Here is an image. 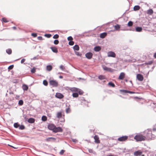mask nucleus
<instances>
[{"label": "nucleus", "instance_id": "a211bd4d", "mask_svg": "<svg viewBox=\"0 0 156 156\" xmlns=\"http://www.w3.org/2000/svg\"><path fill=\"white\" fill-rule=\"evenodd\" d=\"M115 29L116 30L119 31L120 28V25L118 24H117L114 26Z\"/></svg>", "mask_w": 156, "mask_h": 156}, {"label": "nucleus", "instance_id": "f3484780", "mask_svg": "<svg viewBox=\"0 0 156 156\" xmlns=\"http://www.w3.org/2000/svg\"><path fill=\"white\" fill-rule=\"evenodd\" d=\"M153 13V11L152 9H149L147 10V13L149 15H151Z\"/></svg>", "mask_w": 156, "mask_h": 156}, {"label": "nucleus", "instance_id": "6ab92c4d", "mask_svg": "<svg viewBox=\"0 0 156 156\" xmlns=\"http://www.w3.org/2000/svg\"><path fill=\"white\" fill-rule=\"evenodd\" d=\"M140 6L139 5H136L133 7V10L136 11L139 10L140 9Z\"/></svg>", "mask_w": 156, "mask_h": 156}, {"label": "nucleus", "instance_id": "dca6fc26", "mask_svg": "<svg viewBox=\"0 0 156 156\" xmlns=\"http://www.w3.org/2000/svg\"><path fill=\"white\" fill-rule=\"evenodd\" d=\"M50 48L54 52L56 53L58 52L57 48L55 47H51Z\"/></svg>", "mask_w": 156, "mask_h": 156}, {"label": "nucleus", "instance_id": "393cba45", "mask_svg": "<svg viewBox=\"0 0 156 156\" xmlns=\"http://www.w3.org/2000/svg\"><path fill=\"white\" fill-rule=\"evenodd\" d=\"M52 69V66L51 65H48L46 66V69L47 71H50Z\"/></svg>", "mask_w": 156, "mask_h": 156}, {"label": "nucleus", "instance_id": "bb28decb", "mask_svg": "<svg viewBox=\"0 0 156 156\" xmlns=\"http://www.w3.org/2000/svg\"><path fill=\"white\" fill-rule=\"evenodd\" d=\"M133 24V22L131 21H129L128 22L127 24V26L129 27H132Z\"/></svg>", "mask_w": 156, "mask_h": 156}, {"label": "nucleus", "instance_id": "2f4dec72", "mask_svg": "<svg viewBox=\"0 0 156 156\" xmlns=\"http://www.w3.org/2000/svg\"><path fill=\"white\" fill-rule=\"evenodd\" d=\"M59 68L61 69L63 71H65L66 69L65 67L63 66L62 65H61L60 66Z\"/></svg>", "mask_w": 156, "mask_h": 156}, {"label": "nucleus", "instance_id": "3c124183", "mask_svg": "<svg viewBox=\"0 0 156 156\" xmlns=\"http://www.w3.org/2000/svg\"><path fill=\"white\" fill-rule=\"evenodd\" d=\"M65 152V151L63 150H62L61 151H60V152H59V154H60V155H62L63 153H64Z\"/></svg>", "mask_w": 156, "mask_h": 156}, {"label": "nucleus", "instance_id": "774afa93", "mask_svg": "<svg viewBox=\"0 0 156 156\" xmlns=\"http://www.w3.org/2000/svg\"><path fill=\"white\" fill-rule=\"evenodd\" d=\"M154 57L156 58V52L155 53L154 55Z\"/></svg>", "mask_w": 156, "mask_h": 156}, {"label": "nucleus", "instance_id": "49530a36", "mask_svg": "<svg viewBox=\"0 0 156 156\" xmlns=\"http://www.w3.org/2000/svg\"><path fill=\"white\" fill-rule=\"evenodd\" d=\"M59 43V41L58 40H55L54 41V43L55 44L57 45Z\"/></svg>", "mask_w": 156, "mask_h": 156}, {"label": "nucleus", "instance_id": "864d4df0", "mask_svg": "<svg viewBox=\"0 0 156 156\" xmlns=\"http://www.w3.org/2000/svg\"><path fill=\"white\" fill-rule=\"evenodd\" d=\"M36 71V70L35 68H33L31 70V72L32 73H34Z\"/></svg>", "mask_w": 156, "mask_h": 156}, {"label": "nucleus", "instance_id": "338daca9", "mask_svg": "<svg viewBox=\"0 0 156 156\" xmlns=\"http://www.w3.org/2000/svg\"><path fill=\"white\" fill-rule=\"evenodd\" d=\"M107 156H117L112 154H110L109 155H108Z\"/></svg>", "mask_w": 156, "mask_h": 156}, {"label": "nucleus", "instance_id": "cd10ccee", "mask_svg": "<svg viewBox=\"0 0 156 156\" xmlns=\"http://www.w3.org/2000/svg\"><path fill=\"white\" fill-rule=\"evenodd\" d=\"M62 117V114L61 112H58L56 115V117L58 118H61Z\"/></svg>", "mask_w": 156, "mask_h": 156}, {"label": "nucleus", "instance_id": "9d476101", "mask_svg": "<svg viewBox=\"0 0 156 156\" xmlns=\"http://www.w3.org/2000/svg\"><path fill=\"white\" fill-rule=\"evenodd\" d=\"M85 57L87 59H90L92 58L93 54L91 52H89L86 53L85 54Z\"/></svg>", "mask_w": 156, "mask_h": 156}, {"label": "nucleus", "instance_id": "5fc2aeb1", "mask_svg": "<svg viewBox=\"0 0 156 156\" xmlns=\"http://www.w3.org/2000/svg\"><path fill=\"white\" fill-rule=\"evenodd\" d=\"M32 36L34 37H35L37 36V34L36 33H32L31 34Z\"/></svg>", "mask_w": 156, "mask_h": 156}, {"label": "nucleus", "instance_id": "5701e85b", "mask_svg": "<svg viewBox=\"0 0 156 156\" xmlns=\"http://www.w3.org/2000/svg\"><path fill=\"white\" fill-rule=\"evenodd\" d=\"M28 122L29 123H32L34 122L35 119L34 118H30L28 119Z\"/></svg>", "mask_w": 156, "mask_h": 156}, {"label": "nucleus", "instance_id": "13d9d810", "mask_svg": "<svg viewBox=\"0 0 156 156\" xmlns=\"http://www.w3.org/2000/svg\"><path fill=\"white\" fill-rule=\"evenodd\" d=\"M128 93H129V94H133L135 93V92H134L133 91H130L128 90Z\"/></svg>", "mask_w": 156, "mask_h": 156}, {"label": "nucleus", "instance_id": "f257e3e1", "mask_svg": "<svg viewBox=\"0 0 156 156\" xmlns=\"http://www.w3.org/2000/svg\"><path fill=\"white\" fill-rule=\"evenodd\" d=\"M144 136L145 137V140H150L151 137H150L151 134V129H147L145 130L144 133Z\"/></svg>", "mask_w": 156, "mask_h": 156}, {"label": "nucleus", "instance_id": "0eeeda50", "mask_svg": "<svg viewBox=\"0 0 156 156\" xmlns=\"http://www.w3.org/2000/svg\"><path fill=\"white\" fill-rule=\"evenodd\" d=\"M63 131L62 129L60 127H56L55 126L54 130H53V132L57 133V132H62Z\"/></svg>", "mask_w": 156, "mask_h": 156}, {"label": "nucleus", "instance_id": "680f3d73", "mask_svg": "<svg viewBox=\"0 0 156 156\" xmlns=\"http://www.w3.org/2000/svg\"><path fill=\"white\" fill-rule=\"evenodd\" d=\"M94 50L96 51H98V46H96L94 48Z\"/></svg>", "mask_w": 156, "mask_h": 156}, {"label": "nucleus", "instance_id": "bf43d9fd", "mask_svg": "<svg viewBox=\"0 0 156 156\" xmlns=\"http://www.w3.org/2000/svg\"><path fill=\"white\" fill-rule=\"evenodd\" d=\"M72 141L75 143H76L78 142L77 140L76 139H72Z\"/></svg>", "mask_w": 156, "mask_h": 156}, {"label": "nucleus", "instance_id": "052dcab7", "mask_svg": "<svg viewBox=\"0 0 156 156\" xmlns=\"http://www.w3.org/2000/svg\"><path fill=\"white\" fill-rule=\"evenodd\" d=\"M26 59L25 58L22 59L21 61V63H23L25 61Z\"/></svg>", "mask_w": 156, "mask_h": 156}, {"label": "nucleus", "instance_id": "a18cd8bd", "mask_svg": "<svg viewBox=\"0 0 156 156\" xmlns=\"http://www.w3.org/2000/svg\"><path fill=\"white\" fill-rule=\"evenodd\" d=\"M70 109L69 108H68L66 109V113H69L70 112Z\"/></svg>", "mask_w": 156, "mask_h": 156}, {"label": "nucleus", "instance_id": "aec40b11", "mask_svg": "<svg viewBox=\"0 0 156 156\" xmlns=\"http://www.w3.org/2000/svg\"><path fill=\"white\" fill-rule=\"evenodd\" d=\"M73 48L74 51H79L80 49V47L79 46L77 45H75L73 47Z\"/></svg>", "mask_w": 156, "mask_h": 156}, {"label": "nucleus", "instance_id": "603ef678", "mask_svg": "<svg viewBox=\"0 0 156 156\" xmlns=\"http://www.w3.org/2000/svg\"><path fill=\"white\" fill-rule=\"evenodd\" d=\"M44 36L48 38H50L51 36V34H45Z\"/></svg>", "mask_w": 156, "mask_h": 156}, {"label": "nucleus", "instance_id": "58836bf2", "mask_svg": "<svg viewBox=\"0 0 156 156\" xmlns=\"http://www.w3.org/2000/svg\"><path fill=\"white\" fill-rule=\"evenodd\" d=\"M43 84L45 86H47L48 84L47 81L46 80H44L43 81Z\"/></svg>", "mask_w": 156, "mask_h": 156}, {"label": "nucleus", "instance_id": "72a5a7b5", "mask_svg": "<svg viewBox=\"0 0 156 156\" xmlns=\"http://www.w3.org/2000/svg\"><path fill=\"white\" fill-rule=\"evenodd\" d=\"M102 68L103 70L105 71H107L108 67H107L105 65H102Z\"/></svg>", "mask_w": 156, "mask_h": 156}, {"label": "nucleus", "instance_id": "c85d7f7f", "mask_svg": "<svg viewBox=\"0 0 156 156\" xmlns=\"http://www.w3.org/2000/svg\"><path fill=\"white\" fill-rule=\"evenodd\" d=\"M119 91L121 92H123L125 93H128V90L124 89H121L119 90Z\"/></svg>", "mask_w": 156, "mask_h": 156}, {"label": "nucleus", "instance_id": "39448f33", "mask_svg": "<svg viewBox=\"0 0 156 156\" xmlns=\"http://www.w3.org/2000/svg\"><path fill=\"white\" fill-rule=\"evenodd\" d=\"M49 84L53 87H57L58 86V82L54 80H51L49 81Z\"/></svg>", "mask_w": 156, "mask_h": 156}, {"label": "nucleus", "instance_id": "20e7f679", "mask_svg": "<svg viewBox=\"0 0 156 156\" xmlns=\"http://www.w3.org/2000/svg\"><path fill=\"white\" fill-rule=\"evenodd\" d=\"M115 53L113 51H108L107 53V56L108 57H112L113 58H115L116 57Z\"/></svg>", "mask_w": 156, "mask_h": 156}, {"label": "nucleus", "instance_id": "2eb2a0df", "mask_svg": "<svg viewBox=\"0 0 156 156\" xmlns=\"http://www.w3.org/2000/svg\"><path fill=\"white\" fill-rule=\"evenodd\" d=\"M46 141L48 142L52 141H55L56 140L55 138L53 137H48L46 139Z\"/></svg>", "mask_w": 156, "mask_h": 156}, {"label": "nucleus", "instance_id": "9b49d317", "mask_svg": "<svg viewBox=\"0 0 156 156\" xmlns=\"http://www.w3.org/2000/svg\"><path fill=\"white\" fill-rule=\"evenodd\" d=\"M125 76V73L124 72H121L119 76V79L122 80L123 79Z\"/></svg>", "mask_w": 156, "mask_h": 156}, {"label": "nucleus", "instance_id": "f8f14e48", "mask_svg": "<svg viewBox=\"0 0 156 156\" xmlns=\"http://www.w3.org/2000/svg\"><path fill=\"white\" fill-rule=\"evenodd\" d=\"M55 96L57 98L60 99L64 97L63 95L61 93L58 92L56 93Z\"/></svg>", "mask_w": 156, "mask_h": 156}, {"label": "nucleus", "instance_id": "69168bd1", "mask_svg": "<svg viewBox=\"0 0 156 156\" xmlns=\"http://www.w3.org/2000/svg\"><path fill=\"white\" fill-rule=\"evenodd\" d=\"M88 151L90 153H91L93 152L92 150L91 149H89L88 150Z\"/></svg>", "mask_w": 156, "mask_h": 156}, {"label": "nucleus", "instance_id": "1a4fd4ad", "mask_svg": "<svg viewBox=\"0 0 156 156\" xmlns=\"http://www.w3.org/2000/svg\"><path fill=\"white\" fill-rule=\"evenodd\" d=\"M55 125L52 124H49L48 126V128L49 130H52L53 132V130L55 128Z\"/></svg>", "mask_w": 156, "mask_h": 156}, {"label": "nucleus", "instance_id": "0e129e2a", "mask_svg": "<svg viewBox=\"0 0 156 156\" xmlns=\"http://www.w3.org/2000/svg\"><path fill=\"white\" fill-rule=\"evenodd\" d=\"M101 48L100 46H98V52L101 50Z\"/></svg>", "mask_w": 156, "mask_h": 156}, {"label": "nucleus", "instance_id": "c03bdc74", "mask_svg": "<svg viewBox=\"0 0 156 156\" xmlns=\"http://www.w3.org/2000/svg\"><path fill=\"white\" fill-rule=\"evenodd\" d=\"M59 37V35L58 34H55L53 36V38L54 39H57Z\"/></svg>", "mask_w": 156, "mask_h": 156}, {"label": "nucleus", "instance_id": "e2e57ef3", "mask_svg": "<svg viewBox=\"0 0 156 156\" xmlns=\"http://www.w3.org/2000/svg\"><path fill=\"white\" fill-rule=\"evenodd\" d=\"M38 56H36V57H34L33 58V60H35L36 59H38Z\"/></svg>", "mask_w": 156, "mask_h": 156}, {"label": "nucleus", "instance_id": "423d86ee", "mask_svg": "<svg viewBox=\"0 0 156 156\" xmlns=\"http://www.w3.org/2000/svg\"><path fill=\"white\" fill-rule=\"evenodd\" d=\"M136 79L139 81H142L144 80L143 76L141 74H137L136 76Z\"/></svg>", "mask_w": 156, "mask_h": 156}, {"label": "nucleus", "instance_id": "de8ad7c7", "mask_svg": "<svg viewBox=\"0 0 156 156\" xmlns=\"http://www.w3.org/2000/svg\"><path fill=\"white\" fill-rule=\"evenodd\" d=\"M74 44V42L73 41H70L69 42V44L70 45H73Z\"/></svg>", "mask_w": 156, "mask_h": 156}, {"label": "nucleus", "instance_id": "09e8293b", "mask_svg": "<svg viewBox=\"0 0 156 156\" xmlns=\"http://www.w3.org/2000/svg\"><path fill=\"white\" fill-rule=\"evenodd\" d=\"M155 136L154 135L152 134V133H151V136L150 137H151V138H150V140L154 139L155 138Z\"/></svg>", "mask_w": 156, "mask_h": 156}, {"label": "nucleus", "instance_id": "8fccbe9b", "mask_svg": "<svg viewBox=\"0 0 156 156\" xmlns=\"http://www.w3.org/2000/svg\"><path fill=\"white\" fill-rule=\"evenodd\" d=\"M67 39L68 41H71L73 40V38L71 36H70L68 37Z\"/></svg>", "mask_w": 156, "mask_h": 156}, {"label": "nucleus", "instance_id": "6e6d98bb", "mask_svg": "<svg viewBox=\"0 0 156 156\" xmlns=\"http://www.w3.org/2000/svg\"><path fill=\"white\" fill-rule=\"evenodd\" d=\"M13 67V65H11L9 66V67L8 68V69H12Z\"/></svg>", "mask_w": 156, "mask_h": 156}, {"label": "nucleus", "instance_id": "a19ab883", "mask_svg": "<svg viewBox=\"0 0 156 156\" xmlns=\"http://www.w3.org/2000/svg\"><path fill=\"white\" fill-rule=\"evenodd\" d=\"M114 70L110 68H108V70H107V71H108V72H113L114 71Z\"/></svg>", "mask_w": 156, "mask_h": 156}, {"label": "nucleus", "instance_id": "6e6552de", "mask_svg": "<svg viewBox=\"0 0 156 156\" xmlns=\"http://www.w3.org/2000/svg\"><path fill=\"white\" fill-rule=\"evenodd\" d=\"M143 152L140 150H138L134 152L133 154L134 156H140L142 155Z\"/></svg>", "mask_w": 156, "mask_h": 156}, {"label": "nucleus", "instance_id": "4c0bfd02", "mask_svg": "<svg viewBox=\"0 0 156 156\" xmlns=\"http://www.w3.org/2000/svg\"><path fill=\"white\" fill-rule=\"evenodd\" d=\"M73 96L75 98L77 97L78 96V94L77 93H73Z\"/></svg>", "mask_w": 156, "mask_h": 156}, {"label": "nucleus", "instance_id": "4be33fe9", "mask_svg": "<svg viewBox=\"0 0 156 156\" xmlns=\"http://www.w3.org/2000/svg\"><path fill=\"white\" fill-rule=\"evenodd\" d=\"M22 88L24 91H27L28 90V87L27 85L23 84L22 86Z\"/></svg>", "mask_w": 156, "mask_h": 156}, {"label": "nucleus", "instance_id": "4468645a", "mask_svg": "<svg viewBox=\"0 0 156 156\" xmlns=\"http://www.w3.org/2000/svg\"><path fill=\"white\" fill-rule=\"evenodd\" d=\"M142 30L141 27H135V31L137 32H140Z\"/></svg>", "mask_w": 156, "mask_h": 156}, {"label": "nucleus", "instance_id": "412c9836", "mask_svg": "<svg viewBox=\"0 0 156 156\" xmlns=\"http://www.w3.org/2000/svg\"><path fill=\"white\" fill-rule=\"evenodd\" d=\"M108 86L111 87H115V84L112 81H110L108 83Z\"/></svg>", "mask_w": 156, "mask_h": 156}, {"label": "nucleus", "instance_id": "f704fd0d", "mask_svg": "<svg viewBox=\"0 0 156 156\" xmlns=\"http://www.w3.org/2000/svg\"><path fill=\"white\" fill-rule=\"evenodd\" d=\"M20 126V125L18 123H15L14 124V126L15 128H18Z\"/></svg>", "mask_w": 156, "mask_h": 156}, {"label": "nucleus", "instance_id": "79ce46f5", "mask_svg": "<svg viewBox=\"0 0 156 156\" xmlns=\"http://www.w3.org/2000/svg\"><path fill=\"white\" fill-rule=\"evenodd\" d=\"M2 21L5 23H7L9 22L8 20L5 18H2Z\"/></svg>", "mask_w": 156, "mask_h": 156}, {"label": "nucleus", "instance_id": "473e14b6", "mask_svg": "<svg viewBox=\"0 0 156 156\" xmlns=\"http://www.w3.org/2000/svg\"><path fill=\"white\" fill-rule=\"evenodd\" d=\"M75 54L78 56H81L82 55V54L79 52L75 51Z\"/></svg>", "mask_w": 156, "mask_h": 156}, {"label": "nucleus", "instance_id": "c9c22d12", "mask_svg": "<svg viewBox=\"0 0 156 156\" xmlns=\"http://www.w3.org/2000/svg\"><path fill=\"white\" fill-rule=\"evenodd\" d=\"M25 129V126L23 125H20L19 126V129L20 130H23Z\"/></svg>", "mask_w": 156, "mask_h": 156}, {"label": "nucleus", "instance_id": "b1692460", "mask_svg": "<svg viewBox=\"0 0 156 156\" xmlns=\"http://www.w3.org/2000/svg\"><path fill=\"white\" fill-rule=\"evenodd\" d=\"M98 79L100 80H102L106 79V78L104 75H101L98 76Z\"/></svg>", "mask_w": 156, "mask_h": 156}, {"label": "nucleus", "instance_id": "ddd939ff", "mask_svg": "<svg viewBox=\"0 0 156 156\" xmlns=\"http://www.w3.org/2000/svg\"><path fill=\"white\" fill-rule=\"evenodd\" d=\"M107 33L106 32H104L100 34V37L101 38L103 39L107 35Z\"/></svg>", "mask_w": 156, "mask_h": 156}, {"label": "nucleus", "instance_id": "f03ea898", "mask_svg": "<svg viewBox=\"0 0 156 156\" xmlns=\"http://www.w3.org/2000/svg\"><path fill=\"white\" fill-rule=\"evenodd\" d=\"M145 137L144 135L141 134H137L134 137V139L136 140V141H140L145 140Z\"/></svg>", "mask_w": 156, "mask_h": 156}, {"label": "nucleus", "instance_id": "7ed1b4c3", "mask_svg": "<svg viewBox=\"0 0 156 156\" xmlns=\"http://www.w3.org/2000/svg\"><path fill=\"white\" fill-rule=\"evenodd\" d=\"M128 138L127 136H123L118 138L117 140L120 142L126 141Z\"/></svg>", "mask_w": 156, "mask_h": 156}, {"label": "nucleus", "instance_id": "ea45409f", "mask_svg": "<svg viewBox=\"0 0 156 156\" xmlns=\"http://www.w3.org/2000/svg\"><path fill=\"white\" fill-rule=\"evenodd\" d=\"M18 104L20 105H22L23 104V101L22 100H20L19 101Z\"/></svg>", "mask_w": 156, "mask_h": 156}, {"label": "nucleus", "instance_id": "a878e982", "mask_svg": "<svg viewBox=\"0 0 156 156\" xmlns=\"http://www.w3.org/2000/svg\"><path fill=\"white\" fill-rule=\"evenodd\" d=\"M153 61L152 60H151L150 61H148V62H146L145 63H144L142 64H141L140 66L142 65H151L153 63Z\"/></svg>", "mask_w": 156, "mask_h": 156}, {"label": "nucleus", "instance_id": "c756f323", "mask_svg": "<svg viewBox=\"0 0 156 156\" xmlns=\"http://www.w3.org/2000/svg\"><path fill=\"white\" fill-rule=\"evenodd\" d=\"M6 52L9 55H10L11 54L12 51L11 49H8L6 50Z\"/></svg>", "mask_w": 156, "mask_h": 156}, {"label": "nucleus", "instance_id": "4d7b16f0", "mask_svg": "<svg viewBox=\"0 0 156 156\" xmlns=\"http://www.w3.org/2000/svg\"><path fill=\"white\" fill-rule=\"evenodd\" d=\"M37 39L39 40H43L42 37L41 36H39L38 37Z\"/></svg>", "mask_w": 156, "mask_h": 156}, {"label": "nucleus", "instance_id": "7c9ffc66", "mask_svg": "<svg viewBox=\"0 0 156 156\" xmlns=\"http://www.w3.org/2000/svg\"><path fill=\"white\" fill-rule=\"evenodd\" d=\"M41 119L43 121H46L47 119V117L43 115Z\"/></svg>", "mask_w": 156, "mask_h": 156}, {"label": "nucleus", "instance_id": "e433bc0d", "mask_svg": "<svg viewBox=\"0 0 156 156\" xmlns=\"http://www.w3.org/2000/svg\"><path fill=\"white\" fill-rule=\"evenodd\" d=\"M94 141L95 143H98V136L95 135L94 137Z\"/></svg>", "mask_w": 156, "mask_h": 156}, {"label": "nucleus", "instance_id": "37998d69", "mask_svg": "<svg viewBox=\"0 0 156 156\" xmlns=\"http://www.w3.org/2000/svg\"><path fill=\"white\" fill-rule=\"evenodd\" d=\"M76 89L78 90V92L81 95L83 93V92L82 90H79L78 89L76 88Z\"/></svg>", "mask_w": 156, "mask_h": 156}]
</instances>
